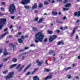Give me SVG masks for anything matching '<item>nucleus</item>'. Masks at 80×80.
Segmentation results:
<instances>
[{"instance_id":"18","label":"nucleus","mask_w":80,"mask_h":80,"mask_svg":"<svg viewBox=\"0 0 80 80\" xmlns=\"http://www.w3.org/2000/svg\"><path fill=\"white\" fill-rule=\"evenodd\" d=\"M24 67H25L24 65H22L20 69L18 70V72H21L22 70V69L24 68Z\"/></svg>"},{"instance_id":"3","label":"nucleus","mask_w":80,"mask_h":80,"mask_svg":"<svg viewBox=\"0 0 80 80\" xmlns=\"http://www.w3.org/2000/svg\"><path fill=\"white\" fill-rule=\"evenodd\" d=\"M7 19L4 18H0V29H2L3 26H4L6 23Z\"/></svg>"},{"instance_id":"41","label":"nucleus","mask_w":80,"mask_h":80,"mask_svg":"<svg viewBox=\"0 0 80 80\" xmlns=\"http://www.w3.org/2000/svg\"><path fill=\"white\" fill-rule=\"evenodd\" d=\"M38 18L37 17L34 19V22H37V21H38Z\"/></svg>"},{"instance_id":"32","label":"nucleus","mask_w":80,"mask_h":80,"mask_svg":"<svg viewBox=\"0 0 80 80\" xmlns=\"http://www.w3.org/2000/svg\"><path fill=\"white\" fill-rule=\"evenodd\" d=\"M69 9H70L69 8H63L62 10L63 11H67V10H68Z\"/></svg>"},{"instance_id":"57","label":"nucleus","mask_w":80,"mask_h":80,"mask_svg":"<svg viewBox=\"0 0 80 80\" xmlns=\"http://www.w3.org/2000/svg\"><path fill=\"white\" fill-rule=\"evenodd\" d=\"M19 36H20L18 34L16 35V37H19Z\"/></svg>"},{"instance_id":"19","label":"nucleus","mask_w":80,"mask_h":80,"mask_svg":"<svg viewBox=\"0 0 80 80\" xmlns=\"http://www.w3.org/2000/svg\"><path fill=\"white\" fill-rule=\"evenodd\" d=\"M51 37H52V38H53V40H55L57 38V36L56 35H53L51 36Z\"/></svg>"},{"instance_id":"44","label":"nucleus","mask_w":80,"mask_h":80,"mask_svg":"<svg viewBox=\"0 0 80 80\" xmlns=\"http://www.w3.org/2000/svg\"><path fill=\"white\" fill-rule=\"evenodd\" d=\"M76 29H77V28H74L73 30L72 31V34H73V33H75V30H76Z\"/></svg>"},{"instance_id":"13","label":"nucleus","mask_w":80,"mask_h":80,"mask_svg":"<svg viewBox=\"0 0 80 80\" xmlns=\"http://www.w3.org/2000/svg\"><path fill=\"white\" fill-rule=\"evenodd\" d=\"M3 53L4 55H5V56L8 55V53L7 52V50H6V49H4Z\"/></svg>"},{"instance_id":"58","label":"nucleus","mask_w":80,"mask_h":80,"mask_svg":"<svg viewBox=\"0 0 80 80\" xmlns=\"http://www.w3.org/2000/svg\"><path fill=\"white\" fill-rule=\"evenodd\" d=\"M25 58V56H23L21 58L22 60H23Z\"/></svg>"},{"instance_id":"60","label":"nucleus","mask_w":80,"mask_h":80,"mask_svg":"<svg viewBox=\"0 0 80 80\" xmlns=\"http://www.w3.org/2000/svg\"><path fill=\"white\" fill-rule=\"evenodd\" d=\"M64 30H66L67 28H68V27L67 26H65L64 27Z\"/></svg>"},{"instance_id":"64","label":"nucleus","mask_w":80,"mask_h":80,"mask_svg":"<svg viewBox=\"0 0 80 80\" xmlns=\"http://www.w3.org/2000/svg\"><path fill=\"white\" fill-rule=\"evenodd\" d=\"M63 20H65L66 19V16H64V17H63Z\"/></svg>"},{"instance_id":"59","label":"nucleus","mask_w":80,"mask_h":80,"mask_svg":"<svg viewBox=\"0 0 80 80\" xmlns=\"http://www.w3.org/2000/svg\"><path fill=\"white\" fill-rule=\"evenodd\" d=\"M58 15H62V12H59Z\"/></svg>"},{"instance_id":"6","label":"nucleus","mask_w":80,"mask_h":80,"mask_svg":"<svg viewBox=\"0 0 80 80\" xmlns=\"http://www.w3.org/2000/svg\"><path fill=\"white\" fill-rule=\"evenodd\" d=\"M9 45L10 47H13V51H15L16 50L17 48H16V46L15 44H13V43H9Z\"/></svg>"},{"instance_id":"39","label":"nucleus","mask_w":80,"mask_h":80,"mask_svg":"<svg viewBox=\"0 0 80 80\" xmlns=\"http://www.w3.org/2000/svg\"><path fill=\"white\" fill-rule=\"evenodd\" d=\"M44 5H47L48 4V2L47 1H45L44 2Z\"/></svg>"},{"instance_id":"22","label":"nucleus","mask_w":80,"mask_h":80,"mask_svg":"<svg viewBox=\"0 0 80 80\" xmlns=\"http://www.w3.org/2000/svg\"><path fill=\"white\" fill-rule=\"evenodd\" d=\"M37 8V4H35L32 7V9H35V8Z\"/></svg>"},{"instance_id":"8","label":"nucleus","mask_w":80,"mask_h":80,"mask_svg":"<svg viewBox=\"0 0 80 80\" xmlns=\"http://www.w3.org/2000/svg\"><path fill=\"white\" fill-rule=\"evenodd\" d=\"M61 44L62 45H64V44H65V42H63V40H62V41H59L58 42L57 45L58 46V45H60Z\"/></svg>"},{"instance_id":"16","label":"nucleus","mask_w":80,"mask_h":80,"mask_svg":"<svg viewBox=\"0 0 80 80\" xmlns=\"http://www.w3.org/2000/svg\"><path fill=\"white\" fill-rule=\"evenodd\" d=\"M53 40H54L51 37V36L49 38V42H53Z\"/></svg>"},{"instance_id":"1","label":"nucleus","mask_w":80,"mask_h":80,"mask_svg":"<svg viewBox=\"0 0 80 80\" xmlns=\"http://www.w3.org/2000/svg\"><path fill=\"white\" fill-rule=\"evenodd\" d=\"M36 39L35 40V42L36 43H38V41L40 42H41L44 38V35L42 34V32H39L36 34Z\"/></svg>"},{"instance_id":"61","label":"nucleus","mask_w":80,"mask_h":80,"mask_svg":"<svg viewBox=\"0 0 80 80\" xmlns=\"http://www.w3.org/2000/svg\"><path fill=\"white\" fill-rule=\"evenodd\" d=\"M34 12L35 13H38V11H37V10H35V11H34Z\"/></svg>"},{"instance_id":"43","label":"nucleus","mask_w":80,"mask_h":80,"mask_svg":"<svg viewBox=\"0 0 80 80\" xmlns=\"http://www.w3.org/2000/svg\"><path fill=\"white\" fill-rule=\"evenodd\" d=\"M56 32L58 33H59L60 32V30L59 29H57L56 30Z\"/></svg>"},{"instance_id":"63","label":"nucleus","mask_w":80,"mask_h":80,"mask_svg":"<svg viewBox=\"0 0 80 80\" xmlns=\"http://www.w3.org/2000/svg\"><path fill=\"white\" fill-rule=\"evenodd\" d=\"M8 30V28H6V29L4 30V32H6Z\"/></svg>"},{"instance_id":"7","label":"nucleus","mask_w":80,"mask_h":80,"mask_svg":"<svg viewBox=\"0 0 80 80\" xmlns=\"http://www.w3.org/2000/svg\"><path fill=\"white\" fill-rule=\"evenodd\" d=\"M8 33H9V32L8 31L7 32H5L4 33L2 34V35H1L0 36V39L3 38L4 37H5L8 34Z\"/></svg>"},{"instance_id":"47","label":"nucleus","mask_w":80,"mask_h":80,"mask_svg":"<svg viewBox=\"0 0 80 80\" xmlns=\"http://www.w3.org/2000/svg\"><path fill=\"white\" fill-rule=\"evenodd\" d=\"M19 36L22 35V32H18L17 33Z\"/></svg>"},{"instance_id":"56","label":"nucleus","mask_w":80,"mask_h":80,"mask_svg":"<svg viewBox=\"0 0 80 80\" xmlns=\"http://www.w3.org/2000/svg\"><path fill=\"white\" fill-rule=\"evenodd\" d=\"M2 66H3V64H0V68H2Z\"/></svg>"},{"instance_id":"24","label":"nucleus","mask_w":80,"mask_h":80,"mask_svg":"<svg viewBox=\"0 0 80 80\" xmlns=\"http://www.w3.org/2000/svg\"><path fill=\"white\" fill-rule=\"evenodd\" d=\"M43 7V4L42 3H40L38 6L39 8H41Z\"/></svg>"},{"instance_id":"46","label":"nucleus","mask_w":80,"mask_h":80,"mask_svg":"<svg viewBox=\"0 0 80 80\" xmlns=\"http://www.w3.org/2000/svg\"><path fill=\"white\" fill-rule=\"evenodd\" d=\"M40 61L38 59H37V60H36V63H38Z\"/></svg>"},{"instance_id":"2","label":"nucleus","mask_w":80,"mask_h":80,"mask_svg":"<svg viewBox=\"0 0 80 80\" xmlns=\"http://www.w3.org/2000/svg\"><path fill=\"white\" fill-rule=\"evenodd\" d=\"M16 10L15 6L13 4L10 5L8 8V11L11 15H13Z\"/></svg>"},{"instance_id":"5","label":"nucleus","mask_w":80,"mask_h":80,"mask_svg":"<svg viewBox=\"0 0 80 80\" xmlns=\"http://www.w3.org/2000/svg\"><path fill=\"white\" fill-rule=\"evenodd\" d=\"M30 2V0H22L21 3L23 5H27Z\"/></svg>"},{"instance_id":"30","label":"nucleus","mask_w":80,"mask_h":80,"mask_svg":"<svg viewBox=\"0 0 80 80\" xmlns=\"http://www.w3.org/2000/svg\"><path fill=\"white\" fill-rule=\"evenodd\" d=\"M42 62H39L38 63V66H41L42 65Z\"/></svg>"},{"instance_id":"38","label":"nucleus","mask_w":80,"mask_h":80,"mask_svg":"<svg viewBox=\"0 0 80 80\" xmlns=\"http://www.w3.org/2000/svg\"><path fill=\"white\" fill-rule=\"evenodd\" d=\"M21 39L22 40H23V39H25V36L22 35L21 36Z\"/></svg>"},{"instance_id":"4","label":"nucleus","mask_w":80,"mask_h":80,"mask_svg":"<svg viewBox=\"0 0 80 80\" xmlns=\"http://www.w3.org/2000/svg\"><path fill=\"white\" fill-rule=\"evenodd\" d=\"M14 75V72H10L8 75L5 76V78L6 80H8V79H10L13 77V75Z\"/></svg>"},{"instance_id":"36","label":"nucleus","mask_w":80,"mask_h":80,"mask_svg":"<svg viewBox=\"0 0 80 80\" xmlns=\"http://www.w3.org/2000/svg\"><path fill=\"white\" fill-rule=\"evenodd\" d=\"M67 76L68 79H70V78H72V76L70 74L68 75Z\"/></svg>"},{"instance_id":"49","label":"nucleus","mask_w":80,"mask_h":80,"mask_svg":"<svg viewBox=\"0 0 80 80\" xmlns=\"http://www.w3.org/2000/svg\"><path fill=\"white\" fill-rule=\"evenodd\" d=\"M74 35V33L72 32V33H71V35L70 36V37H73V36Z\"/></svg>"},{"instance_id":"40","label":"nucleus","mask_w":80,"mask_h":80,"mask_svg":"<svg viewBox=\"0 0 80 80\" xmlns=\"http://www.w3.org/2000/svg\"><path fill=\"white\" fill-rule=\"evenodd\" d=\"M1 9L2 11L3 12H4V11H5V8H4L3 7H2L1 8Z\"/></svg>"},{"instance_id":"11","label":"nucleus","mask_w":80,"mask_h":80,"mask_svg":"<svg viewBox=\"0 0 80 80\" xmlns=\"http://www.w3.org/2000/svg\"><path fill=\"white\" fill-rule=\"evenodd\" d=\"M31 65V64H29L28 66H27L24 70V72H25L27 71V70H28V68H29L30 67Z\"/></svg>"},{"instance_id":"23","label":"nucleus","mask_w":80,"mask_h":80,"mask_svg":"<svg viewBox=\"0 0 80 80\" xmlns=\"http://www.w3.org/2000/svg\"><path fill=\"white\" fill-rule=\"evenodd\" d=\"M8 72V69H6L5 71H4L2 72V73L3 74H7V73Z\"/></svg>"},{"instance_id":"50","label":"nucleus","mask_w":80,"mask_h":80,"mask_svg":"<svg viewBox=\"0 0 80 80\" xmlns=\"http://www.w3.org/2000/svg\"><path fill=\"white\" fill-rule=\"evenodd\" d=\"M30 46L31 47H34V46H35V44H32L30 45Z\"/></svg>"},{"instance_id":"26","label":"nucleus","mask_w":80,"mask_h":80,"mask_svg":"<svg viewBox=\"0 0 80 80\" xmlns=\"http://www.w3.org/2000/svg\"><path fill=\"white\" fill-rule=\"evenodd\" d=\"M56 20H56V23H59L60 24H61V23H63V22L62 21H60L59 22L58 21H59V20L57 19Z\"/></svg>"},{"instance_id":"29","label":"nucleus","mask_w":80,"mask_h":80,"mask_svg":"<svg viewBox=\"0 0 80 80\" xmlns=\"http://www.w3.org/2000/svg\"><path fill=\"white\" fill-rule=\"evenodd\" d=\"M13 62H17V59L15 58H13L12 60Z\"/></svg>"},{"instance_id":"10","label":"nucleus","mask_w":80,"mask_h":80,"mask_svg":"<svg viewBox=\"0 0 80 80\" xmlns=\"http://www.w3.org/2000/svg\"><path fill=\"white\" fill-rule=\"evenodd\" d=\"M32 31H33V32H38V28H37L35 27H32Z\"/></svg>"},{"instance_id":"51","label":"nucleus","mask_w":80,"mask_h":80,"mask_svg":"<svg viewBox=\"0 0 80 80\" xmlns=\"http://www.w3.org/2000/svg\"><path fill=\"white\" fill-rule=\"evenodd\" d=\"M48 41V39H47V38H45L44 40V41L45 42H47Z\"/></svg>"},{"instance_id":"15","label":"nucleus","mask_w":80,"mask_h":80,"mask_svg":"<svg viewBox=\"0 0 80 80\" xmlns=\"http://www.w3.org/2000/svg\"><path fill=\"white\" fill-rule=\"evenodd\" d=\"M33 80H40V78H38V76H35L33 77Z\"/></svg>"},{"instance_id":"35","label":"nucleus","mask_w":80,"mask_h":80,"mask_svg":"<svg viewBox=\"0 0 80 80\" xmlns=\"http://www.w3.org/2000/svg\"><path fill=\"white\" fill-rule=\"evenodd\" d=\"M54 52V51H53L52 50L51 51L49 52L48 54L49 55H51V54H52V53H53Z\"/></svg>"},{"instance_id":"28","label":"nucleus","mask_w":80,"mask_h":80,"mask_svg":"<svg viewBox=\"0 0 80 80\" xmlns=\"http://www.w3.org/2000/svg\"><path fill=\"white\" fill-rule=\"evenodd\" d=\"M52 13L53 15H57L58 14V12H52Z\"/></svg>"},{"instance_id":"31","label":"nucleus","mask_w":80,"mask_h":80,"mask_svg":"<svg viewBox=\"0 0 80 80\" xmlns=\"http://www.w3.org/2000/svg\"><path fill=\"white\" fill-rule=\"evenodd\" d=\"M7 58H3L2 60V61L3 62H7Z\"/></svg>"},{"instance_id":"62","label":"nucleus","mask_w":80,"mask_h":80,"mask_svg":"<svg viewBox=\"0 0 80 80\" xmlns=\"http://www.w3.org/2000/svg\"><path fill=\"white\" fill-rule=\"evenodd\" d=\"M55 1L54 0H52V3H55Z\"/></svg>"},{"instance_id":"37","label":"nucleus","mask_w":80,"mask_h":80,"mask_svg":"<svg viewBox=\"0 0 80 80\" xmlns=\"http://www.w3.org/2000/svg\"><path fill=\"white\" fill-rule=\"evenodd\" d=\"M78 15L77 16V17H80V11L78 12Z\"/></svg>"},{"instance_id":"34","label":"nucleus","mask_w":80,"mask_h":80,"mask_svg":"<svg viewBox=\"0 0 80 80\" xmlns=\"http://www.w3.org/2000/svg\"><path fill=\"white\" fill-rule=\"evenodd\" d=\"M68 2V0H65L63 1L64 3H65V4L67 3Z\"/></svg>"},{"instance_id":"20","label":"nucleus","mask_w":80,"mask_h":80,"mask_svg":"<svg viewBox=\"0 0 80 80\" xmlns=\"http://www.w3.org/2000/svg\"><path fill=\"white\" fill-rule=\"evenodd\" d=\"M18 42H19V43H23V41L21 38H18Z\"/></svg>"},{"instance_id":"14","label":"nucleus","mask_w":80,"mask_h":80,"mask_svg":"<svg viewBox=\"0 0 80 80\" xmlns=\"http://www.w3.org/2000/svg\"><path fill=\"white\" fill-rule=\"evenodd\" d=\"M24 7L25 8H26V9L28 10H30V9L31 8L30 7V6H28L27 5H25Z\"/></svg>"},{"instance_id":"33","label":"nucleus","mask_w":80,"mask_h":80,"mask_svg":"<svg viewBox=\"0 0 80 80\" xmlns=\"http://www.w3.org/2000/svg\"><path fill=\"white\" fill-rule=\"evenodd\" d=\"M74 16H76L77 17V15H78V12H74Z\"/></svg>"},{"instance_id":"12","label":"nucleus","mask_w":80,"mask_h":80,"mask_svg":"<svg viewBox=\"0 0 80 80\" xmlns=\"http://www.w3.org/2000/svg\"><path fill=\"white\" fill-rule=\"evenodd\" d=\"M71 5H72V4L71 3H68L66 4L64 6V7H66V8H68L69 7H71Z\"/></svg>"},{"instance_id":"21","label":"nucleus","mask_w":80,"mask_h":80,"mask_svg":"<svg viewBox=\"0 0 80 80\" xmlns=\"http://www.w3.org/2000/svg\"><path fill=\"white\" fill-rule=\"evenodd\" d=\"M72 68L71 67H68V68H64V70L66 71H67L68 70H70V69H71Z\"/></svg>"},{"instance_id":"52","label":"nucleus","mask_w":80,"mask_h":80,"mask_svg":"<svg viewBox=\"0 0 80 80\" xmlns=\"http://www.w3.org/2000/svg\"><path fill=\"white\" fill-rule=\"evenodd\" d=\"M52 60L53 62H55V57H53L52 59Z\"/></svg>"},{"instance_id":"48","label":"nucleus","mask_w":80,"mask_h":80,"mask_svg":"<svg viewBox=\"0 0 80 80\" xmlns=\"http://www.w3.org/2000/svg\"><path fill=\"white\" fill-rule=\"evenodd\" d=\"M28 47L26 46H25V48H24V49L25 50H27V49H28Z\"/></svg>"},{"instance_id":"54","label":"nucleus","mask_w":80,"mask_h":80,"mask_svg":"<svg viewBox=\"0 0 80 80\" xmlns=\"http://www.w3.org/2000/svg\"><path fill=\"white\" fill-rule=\"evenodd\" d=\"M1 3L2 4V5H6V3H5V2H2Z\"/></svg>"},{"instance_id":"42","label":"nucleus","mask_w":80,"mask_h":80,"mask_svg":"<svg viewBox=\"0 0 80 80\" xmlns=\"http://www.w3.org/2000/svg\"><path fill=\"white\" fill-rule=\"evenodd\" d=\"M44 70V71H46V72H50V70L48 69L45 68Z\"/></svg>"},{"instance_id":"45","label":"nucleus","mask_w":80,"mask_h":80,"mask_svg":"<svg viewBox=\"0 0 80 80\" xmlns=\"http://www.w3.org/2000/svg\"><path fill=\"white\" fill-rule=\"evenodd\" d=\"M31 73V72H27V73L26 74V75H30V74Z\"/></svg>"},{"instance_id":"9","label":"nucleus","mask_w":80,"mask_h":80,"mask_svg":"<svg viewBox=\"0 0 80 80\" xmlns=\"http://www.w3.org/2000/svg\"><path fill=\"white\" fill-rule=\"evenodd\" d=\"M52 78V75H50V76H48L46 77V78H44V80H47L48 79H51Z\"/></svg>"},{"instance_id":"55","label":"nucleus","mask_w":80,"mask_h":80,"mask_svg":"<svg viewBox=\"0 0 80 80\" xmlns=\"http://www.w3.org/2000/svg\"><path fill=\"white\" fill-rule=\"evenodd\" d=\"M79 22H80V20H77V21H76L77 23H79Z\"/></svg>"},{"instance_id":"17","label":"nucleus","mask_w":80,"mask_h":80,"mask_svg":"<svg viewBox=\"0 0 80 80\" xmlns=\"http://www.w3.org/2000/svg\"><path fill=\"white\" fill-rule=\"evenodd\" d=\"M17 65V64H13V65H11L10 67V69L12 68H13V67H16Z\"/></svg>"},{"instance_id":"27","label":"nucleus","mask_w":80,"mask_h":80,"mask_svg":"<svg viewBox=\"0 0 80 80\" xmlns=\"http://www.w3.org/2000/svg\"><path fill=\"white\" fill-rule=\"evenodd\" d=\"M48 33H49V34L51 35L52 34V33H53V31L48 30Z\"/></svg>"},{"instance_id":"53","label":"nucleus","mask_w":80,"mask_h":80,"mask_svg":"<svg viewBox=\"0 0 80 80\" xmlns=\"http://www.w3.org/2000/svg\"><path fill=\"white\" fill-rule=\"evenodd\" d=\"M11 19H14V18H15V16H12L11 17Z\"/></svg>"},{"instance_id":"25","label":"nucleus","mask_w":80,"mask_h":80,"mask_svg":"<svg viewBox=\"0 0 80 80\" xmlns=\"http://www.w3.org/2000/svg\"><path fill=\"white\" fill-rule=\"evenodd\" d=\"M37 71V68H36L34 70V71L32 72L31 74L32 75L33 74H34Z\"/></svg>"}]
</instances>
